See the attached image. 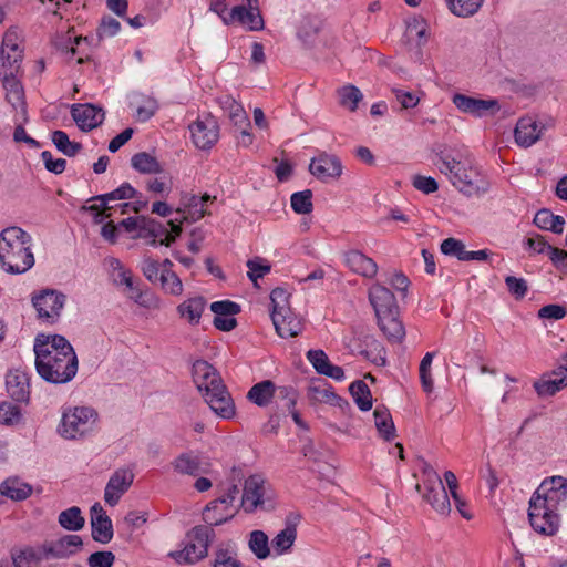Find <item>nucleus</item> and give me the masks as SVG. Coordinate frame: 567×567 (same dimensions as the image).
I'll list each match as a JSON object with an SVG mask.
<instances>
[{
	"instance_id": "obj_1",
	"label": "nucleus",
	"mask_w": 567,
	"mask_h": 567,
	"mask_svg": "<svg viewBox=\"0 0 567 567\" xmlns=\"http://www.w3.org/2000/svg\"><path fill=\"white\" fill-rule=\"evenodd\" d=\"M35 369L52 384H65L74 379L79 361L72 344L60 334L40 333L34 339Z\"/></svg>"
},
{
	"instance_id": "obj_2",
	"label": "nucleus",
	"mask_w": 567,
	"mask_h": 567,
	"mask_svg": "<svg viewBox=\"0 0 567 567\" xmlns=\"http://www.w3.org/2000/svg\"><path fill=\"white\" fill-rule=\"evenodd\" d=\"M567 507V478L545 480L529 501L528 519L535 532L546 536L557 533L560 512Z\"/></svg>"
},
{
	"instance_id": "obj_3",
	"label": "nucleus",
	"mask_w": 567,
	"mask_h": 567,
	"mask_svg": "<svg viewBox=\"0 0 567 567\" xmlns=\"http://www.w3.org/2000/svg\"><path fill=\"white\" fill-rule=\"evenodd\" d=\"M192 374L209 408L223 419L233 417L235 404L218 371L207 361L196 360L193 363Z\"/></svg>"
},
{
	"instance_id": "obj_4",
	"label": "nucleus",
	"mask_w": 567,
	"mask_h": 567,
	"mask_svg": "<svg viewBox=\"0 0 567 567\" xmlns=\"http://www.w3.org/2000/svg\"><path fill=\"white\" fill-rule=\"evenodd\" d=\"M32 238L22 228L11 226L0 233V264L9 274H24L34 265Z\"/></svg>"
},
{
	"instance_id": "obj_5",
	"label": "nucleus",
	"mask_w": 567,
	"mask_h": 567,
	"mask_svg": "<svg viewBox=\"0 0 567 567\" xmlns=\"http://www.w3.org/2000/svg\"><path fill=\"white\" fill-rule=\"evenodd\" d=\"M97 414L89 406H76L62 415L59 433L68 440L83 436L93 429Z\"/></svg>"
},
{
	"instance_id": "obj_6",
	"label": "nucleus",
	"mask_w": 567,
	"mask_h": 567,
	"mask_svg": "<svg viewBox=\"0 0 567 567\" xmlns=\"http://www.w3.org/2000/svg\"><path fill=\"white\" fill-rule=\"evenodd\" d=\"M241 507L246 513H254L257 509L265 512H271L275 509V502L262 476L257 474L250 475L245 481Z\"/></svg>"
},
{
	"instance_id": "obj_7",
	"label": "nucleus",
	"mask_w": 567,
	"mask_h": 567,
	"mask_svg": "<svg viewBox=\"0 0 567 567\" xmlns=\"http://www.w3.org/2000/svg\"><path fill=\"white\" fill-rule=\"evenodd\" d=\"M214 535L208 526H195L189 534L192 542L182 550L171 551L169 556L178 564H194L207 556Z\"/></svg>"
},
{
	"instance_id": "obj_8",
	"label": "nucleus",
	"mask_w": 567,
	"mask_h": 567,
	"mask_svg": "<svg viewBox=\"0 0 567 567\" xmlns=\"http://www.w3.org/2000/svg\"><path fill=\"white\" fill-rule=\"evenodd\" d=\"M66 296L55 289H44L31 298L38 319L47 323H55L64 308Z\"/></svg>"
},
{
	"instance_id": "obj_9",
	"label": "nucleus",
	"mask_w": 567,
	"mask_h": 567,
	"mask_svg": "<svg viewBox=\"0 0 567 567\" xmlns=\"http://www.w3.org/2000/svg\"><path fill=\"white\" fill-rule=\"evenodd\" d=\"M240 489L236 484L229 485L221 496L209 502L205 506L203 512L204 522L209 526H219L230 520L235 516L237 511H233V513H226L225 515H215V511L218 509L219 506H225V511L231 509L233 504L238 497Z\"/></svg>"
},
{
	"instance_id": "obj_10",
	"label": "nucleus",
	"mask_w": 567,
	"mask_h": 567,
	"mask_svg": "<svg viewBox=\"0 0 567 567\" xmlns=\"http://www.w3.org/2000/svg\"><path fill=\"white\" fill-rule=\"evenodd\" d=\"M433 480L429 478L423 485L415 486L419 493L423 494V498L440 514H447L451 508L450 499L442 480L436 472H432Z\"/></svg>"
},
{
	"instance_id": "obj_11",
	"label": "nucleus",
	"mask_w": 567,
	"mask_h": 567,
	"mask_svg": "<svg viewBox=\"0 0 567 567\" xmlns=\"http://www.w3.org/2000/svg\"><path fill=\"white\" fill-rule=\"evenodd\" d=\"M189 131L195 146L200 150L212 148L219 138V125L212 115L195 121Z\"/></svg>"
},
{
	"instance_id": "obj_12",
	"label": "nucleus",
	"mask_w": 567,
	"mask_h": 567,
	"mask_svg": "<svg viewBox=\"0 0 567 567\" xmlns=\"http://www.w3.org/2000/svg\"><path fill=\"white\" fill-rule=\"evenodd\" d=\"M83 545L79 535H65L42 545L44 559H65L73 556Z\"/></svg>"
},
{
	"instance_id": "obj_13",
	"label": "nucleus",
	"mask_w": 567,
	"mask_h": 567,
	"mask_svg": "<svg viewBox=\"0 0 567 567\" xmlns=\"http://www.w3.org/2000/svg\"><path fill=\"white\" fill-rule=\"evenodd\" d=\"M452 101L461 112L477 117H482L486 114H495L501 109L496 99L483 100L456 93Z\"/></svg>"
},
{
	"instance_id": "obj_14",
	"label": "nucleus",
	"mask_w": 567,
	"mask_h": 567,
	"mask_svg": "<svg viewBox=\"0 0 567 567\" xmlns=\"http://www.w3.org/2000/svg\"><path fill=\"white\" fill-rule=\"evenodd\" d=\"M134 481L132 468H118L110 477L105 489L104 501L110 506H115L122 495L131 487Z\"/></svg>"
},
{
	"instance_id": "obj_15",
	"label": "nucleus",
	"mask_w": 567,
	"mask_h": 567,
	"mask_svg": "<svg viewBox=\"0 0 567 567\" xmlns=\"http://www.w3.org/2000/svg\"><path fill=\"white\" fill-rule=\"evenodd\" d=\"M71 116L81 131L89 132L103 123L105 113L102 107L90 103L73 104L71 107Z\"/></svg>"
},
{
	"instance_id": "obj_16",
	"label": "nucleus",
	"mask_w": 567,
	"mask_h": 567,
	"mask_svg": "<svg viewBox=\"0 0 567 567\" xmlns=\"http://www.w3.org/2000/svg\"><path fill=\"white\" fill-rule=\"evenodd\" d=\"M310 173L322 182L337 179L342 174V164L336 155L321 153L309 165Z\"/></svg>"
},
{
	"instance_id": "obj_17",
	"label": "nucleus",
	"mask_w": 567,
	"mask_h": 567,
	"mask_svg": "<svg viewBox=\"0 0 567 567\" xmlns=\"http://www.w3.org/2000/svg\"><path fill=\"white\" fill-rule=\"evenodd\" d=\"M90 514L92 538L100 544L110 543L114 535L113 524L102 505L100 503L93 504Z\"/></svg>"
},
{
	"instance_id": "obj_18",
	"label": "nucleus",
	"mask_w": 567,
	"mask_h": 567,
	"mask_svg": "<svg viewBox=\"0 0 567 567\" xmlns=\"http://www.w3.org/2000/svg\"><path fill=\"white\" fill-rule=\"evenodd\" d=\"M567 386V368L558 365L550 372L544 373L540 380L534 383L539 396H551Z\"/></svg>"
},
{
	"instance_id": "obj_19",
	"label": "nucleus",
	"mask_w": 567,
	"mask_h": 567,
	"mask_svg": "<svg viewBox=\"0 0 567 567\" xmlns=\"http://www.w3.org/2000/svg\"><path fill=\"white\" fill-rule=\"evenodd\" d=\"M369 301L372 305L375 316L381 317L390 313H398L395 296L386 287L374 284L369 289Z\"/></svg>"
},
{
	"instance_id": "obj_20",
	"label": "nucleus",
	"mask_w": 567,
	"mask_h": 567,
	"mask_svg": "<svg viewBox=\"0 0 567 567\" xmlns=\"http://www.w3.org/2000/svg\"><path fill=\"white\" fill-rule=\"evenodd\" d=\"M451 182L460 192L468 197H480L489 189V183L487 181L478 175L472 176L465 171H462L461 167L457 168L455 176L451 177Z\"/></svg>"
},
{
	"instance_id": "obj_21",
	"label": "nucleus",
	"mask_w": 567,
	"mask_h": 567,
	"mask_svg": "<svg viewBox=\"0 0 567 567\" xmlns=\"http://www.w3.org/2000/svg\"><path fill=\"white\" fill-rule=\"evenodd\" d=\"M111 266L114 269H120L121 271L114 278V282L116 285H125L128 289V298L132 299L135 303L150 308L152 306V297L147 291L141 290L137 286H135L133 278L131 275L123 270V267L118 259H113L111 261Z\"/></svg>"
},
{
	"instance_id": "obj_22",
	"label": "nucleus",
	"mask_w": 567,
	"mask_h": 567,
	"mask_svg": "<svg viewBox=\"0 0 567 567\" xmlns=\"http://www.w3.org/2000/svg\"><path fill=\"white\" fill-rule=\"evenodd\" d=\"M9 395L16 401L28 403L30 399L29 377L21 370H11L6 377Z\"/></svg>"
},
{
	"instance_id": "obj_23",
	"label": "nucleus",
	"mask_w": 567,
	"mask_h": 567,
	"mask_svg": "<svg viewBox=\"0 0 567 567\" xmlns=\"http://www.w3.org/2000/svg\"><path fill=\"white\" fill-rule=\"evenodd\" d=\"M344 262L351 271L364 278H373L378 272L377 262L359 250L344 252Z\"/></svg>"
},
{
	"instance_id": "obj_24",
	"label": "nucleus",
	"mask_w": 567,
	"mask_h": 567,
	"mask_svg": "<svg viewBox=\"0 0 567 567\" xmlns=\"http://www.w3.org/2000/svg\"><path fill=\"white\" fill-rule=\"evenodd\" d=\"M299 520L300 515L290 514L287 517L285 529L279 532L271 540L272 548L277 555H282L292 547L297 538V525Z\"/></svg>"
},
{
	"instance_id": "obj_25",
	"label": "nucleus",
	"mask_w": 567,
	"mask_h": 567,
	"mask_svg": "<svg viewBox=\"0 0 567 567\" xmlns=\"http://www.w3.org/2000/svg\"><path fill=\"white\" fill-rule=\"evenodd\" d=\"M271 320L277 333L281 338L296 337L302 330L301 319L293 315L291 309L289 312L284 311V313L277 312V315H272Z\"/></svg>"
},
{
	"instance_id": "obj_26",
	"label": "nucleus",
	"mask_w": 567,
	"mask_h": 567,
	"mask_svg": "<svg viewBox=\"0 0 567 567\" xmlns=\"http://www.w3.org/2000/svg\"><path fill=\"white\" fill-rule=\"evenodd\" d=\"M2 81L3 89L6 90V97L8 102L16 109H21V115L23 117V122H27V110L24 102V92L23 87L18 80V75H7L0 76Z\"/></svg>"
},
{
	"instance_id": "obj_27",
	"label": "nucleus",
	"mask_w": 567,
	"mask_h": 567,
	"mask_svg": "<svg viewBox=\"0 0 567 567\" xmlns=\"http://www.w3.org/2000/svg\"><path fill=\"white\" fill-rule=\"evenodd\" d=\"M542 130L538 128L536 121L524 117L520 118L515 127L514 136L518 145L529 147L540 138Z\"/></svg>"
},
{
	"instance_id": "obj_28",
	"label": "nucleus",
	"mask_w": 567,
	"mask_h": 567,
	"mask_svg": "<svg viewBox=\"0 0 567 567\" xmlns=\"http://www.w3.org/2000/svg\"><path fill=\"white\" fill-rule=\"evenodd\" d=\"M121 30V23L118 20L112 17H104L100 25L96 30L95 35L91 37H76L74 38V44L80 45L82 42H87L90 44H99V42L104 38H111L116 35Z\"/></svg>"
},
{
	"instance_id": "obj_29",
	"label": "nucleus",
	"mask_w": 567,
	"mask_h": 567,
	"mask_svg": "<svg viewBox=\"0 0 567 567\" xmlns=\"http://www.w3.org/2000/svg\"><path fill=\"white\" fill-rule=\"evenodd\" d=\"M220 107L227 112L229 120L236 127H250V121L241 106L233 96L224 95L218 99Z\"/></svg>"
},
{
	"instance_id": "obj_30",
	"label": "nucleus",
	"mask_w": 567,
	"mask_h": 567,
	"mask_svg": "<svg viewBox=\"0 0 567 567\" xmlns=\"http://www.w3.org/2000/svg\"><path fill=\"white\" fill-rule=\"evenodd\" d=\"M0 494L16 502L24 501L32 494V486L18 477H9L0 485Z\"/></svg>"
},
{
	"instance_id": "obj_31",
	"label": "nucleus",
	"mask_w": 567,
	"mask_h": 567,
	"mask_svg": "<svg viewBox=\"0 0 567 567\" xmlns=\"http://www.w3.org/2000/svg\"><path fill=\"white\" fill-rule=\"evenodd\" d=\"M276 386L271 380L258 382L250 388L247 399L260 408L267 406L274 398Z\"/></svg>"
},
{
	"instance_id": "obj_32",
	"label": "nucleus",
	"mask_w": 567,
	"mask_h": 567,
	"mask_svg": "<svg viewBox=\"0 0 567 567\" xmlns=\"http://www.w3.org/2000/svg\"><path fill=\"white\" fill-rule=\"evenodd\" d=\"M378 324L391 342H400L405 336L403 323L398 319V313L378 317Z\"/></svg>"
},
{
	"instance_id": "obj_33",
	"label": "nucleus",
	"mask_w": 567,
	"mask_h": 567,
	"mask_svg": "<svg viewBox=\"0 0 567 567\" xmlns=\"http://www.w3.org/2000/svg\"><path fill=\"white\" fill-rule=\"evenodd\" d=\"M534 224L542 230H548L554 234L564 231L565 219L563 216L554 215L547 208L539 209L534 217Z\"/></svg>"
},
{
	"instance_id": "obj_34",
	"label": "nucleus",
	"mask_w": 567,
	"mask_h": 567,
	"mask_svg": "<svg viewBox=\"0 0 567 567\" xmlns=\"http://www.w3.org/2000/svg\"><path fill=\"white\" fill-rule=\"evenodd\" d=\"M182 220L176 223L174 220H169L168 225L171 226V231L167 230V228L159 221L150 218L148 226L154 228V237L159 239V245H164L166 247H169L177 237L182 234Z\"/></svg>"
},
{
	"instance_id": "obj_35",
	"label": "nucleus",
	"mask_w": 567,
	"mask_h": 567,
	"mask_svg": "<svg viewBox=\"0 0 567 567\" xmlns=\"http://www.w3.org/2000/svg\"><path fill=\"white\" fill-rule=\"evenodd\" d=\"M206 301L203 297H194L185 300L177 307L181 317L186 318L190 324H198Z\"/></svg>"
},
{
	"instance_id": "obj_36",
	"label": "nucleus",
	"mask_w": 567,
	"mask_h": 567,
	"mask_svg": "<svg viewBox=\"0 0 567 567\" xmlns=\"http://www.w3.org/2000/svg\"><path fill=\"white\" fill-rule=\"evenodd\" d=\"M374 424L381 437L391 441L395 437V426L388 409L377 406L374 412Z\"/></svg>"
},
{
	"instance_id": "obj_37",
	"label": "nucleus",
	"mask_w": 567,
	"mask_h": 567,
	"mask_svg": "<svg viewBox=\"0 0 567 567\" xmlns=\"http://www.w3.org/2000/svg\"><path fill=\"white\" fill-rule=\"evenodd\" d=\"M136 195V190L130 183H123L120 187L116 189L97 195L91 198V200L101 202L102 206H104L105 209H112L113 207L109 205L112 200H120V199H131L134 198Z\"/></svg>"
},
{
	"instance_id": "obj_38",
	"label": "nucleus",
	"mask_w": 567,
	"mask_h": 567,
	"mask_svg": "<svg viewBox=\"0 0 567 567\" xmlns=\"http://www.w3.org/2000/svg\"><path fill=\"white\" fill-rule=\"evenodd\" d=\"M449 10L456 17L468 18L478 12L485 0H445Z\"/></svg>"
},
{
	"instance_id": "obj_39",
	"label": "nucleus",
	"mask_w": 567,
	"mask_h": 567,
	"mask_svg": "<svg viewBox=\"0 0 567 567\" xmlns=\"http://www.w3.org/2000/svg\"><path fill=\"white\" fill-rule=\"evenodd\" d=\"M59 524L66 530L78 532L84 527L85 519L78 506H72L59 514Z\"/></svg>"
},
{
	"instance_id": "obj_40",
	"label": "nucleus",
	"mask_w": 567,
	"mask_h": 567,
	"mask_svg": "<svg viewBox=\"0 0 567 567\" xmlns=\"http://www.w3.org/2000/svg\"><path fill=\"white\" fill-rule=\"evenodd\" d=\"M349 391L361 411H369L372 408V394L364 381L357 380L352 382Z\"/></svg>"
},
{
	"instance_id": "obj_41",
	"label": "nucleus",
	"mask_w": 567,
	"mask_h": 567,
	"mask_svg": "<svg viewBox=\"0 0 567 567\" xmlns=\"http://www.w3.org/2000/svg\"><path fill=\"white\" fill-rule=\"evenodd\" d=\"M51 140L56 150L69 157L75 156L82 150V144L70 141L64 131L56 130L52 132Z\"/></svg>"
},
{
	"instance_id": "obj_42",
	"label": "nucleus",
	"mask_w": 567,
	"mask_h": 567,
	"mask_svg": "<svg viewBox=\"0 0 567 567\" xmlns=\"http://www.w3.org/2000/svg\"><path fill=\"white\" fill-rule=\"evenodd\" d=\"M272 400L277 409L285 412L295 408L298 400V392L290 385L276 386Z\"/></svg>"
},
{
	"instance_id": "obj_43",
	"label": "nucleus",
	"mask_w": 567,
	"mask_h": 567,
	"mask_svg": "<svg viewBox=\"0 0 567 567\" xmlns=\"http://www.w3.org/2000/svg\"><path fill=\"white\" fill-rule=\"evenodd\" d=\"M131 165L134 169L143 174H156L162 169L157 159L146 152L133 155L131 158Z\"/></svg>"
},
{
	"instance_id": "obj_44",
	"label": "nucleus",
	"mask_w": 567,
	"mask_h": 567,
	"mask_svg": "<svg viewBox=\"0 0 567 567\" xmlns=\"http://www.w3.org/2000/svg\"><path fill=\"white\" fill-rule=\"evenodd\" d=\"M23 52H0V76L19 75Z\"/></svg>"
},
{
	"instance_id": "obj_45",
	"label": "nucleus",
	"mask_w": 567,
	"mask_h": 567,
	"mask_svg": "<svg viewBox=\"0 0 567 567\" xmlns=\"http://www.w3.org/2000/svg\"><path fill=\"white\" fill-rule=\"evenodd\" d=\"M174 470L181 474L196 476L202 472L198 456L190 453L181 454L174 462Z\"/></svg>"
},
{
	"instance_id": "obj_46",
	"label": "nucleus",
	"mask_w": 567,
	"mask_h": 567,
	"mask_svg": "<svg viewBox=\"0 0 567 567\" xmlns=\"http://www.w3.org/2000/svg\"><path fill=\"white\" fill-rule=\"evenodd\" d=\"M338 95L340 105L351 112H354L358 109V104L363 99L361 91L352 84H348L339 89Z\"/></svg>"
},
{
	"instance_id": "obj_47",
	"label": "nucleus",
	"mask_w": 567,
	"mask_h": 567,
	"mask_svg": "<svg viewBox=\"0 0 567 567\" xmlns=\"http://www.w3.org/2000/svg\"><path fill=\"white\" fill-rule=\"evenodd\" d=\"M404 37L408 42H415L417 47L426 42V24L424 20L413 18L406 23Z\"/></svg>"
},
{
	"instance_id": "obj_48",
	"label": "nucleus",
	"mask_w": 567,
	"mask_h": 567,
	"mask_svg": "<svg viewBox=\"0 0 567 567\" xmlns=\"http://www.w3.org/2000/svg\"><path fill=\"white\" fill-rule=\"evenodd\" d=\"M44 559L42 547L35 550L32 547H25L17 554H12V561L14 567H33V564Z\"/></svg>"
},
{
	"instance_id": "obj_49",
	"label": "nucleus",
	"mask_w": 567,
	"mask_h": 567,
	"mask_svg": "<svg viewBox=\"0 0 567 567\" xmlns=\"http://www.w3.org/2000/svg\"><path fill=\"white\" fill-rule=\"evenodd\" d=\"M290 205L297 214H310L312 212V192L305 189L301 192L293 193L290 197Z\"/></svg>"
},
{
	"instance_id": "obj_50",
	"label": "nucleus",
	"mask_w": 567,
	"mask_h": 567,
	"mask_svg": "<svg viewBox=\"0 0 567 567\" xmlns=\"http://www.w3.org/2000/svg\"><path fill=\"white\" fill-rule=\"evenodd\" d=\"M319 32V25L311 18H303L297 31V35L302 43L310 48L315 44L316 37Z\"/></svg>"
},
{
	"instance_id": "obj_51",
	"label": "nucleus",
	"mask_w": 567,
	"mask_h": 567,
	"mask_svg": "<svg viewBox=\"0 0 567 567\" xmlns=\"http://www.w3.org/2000/svg\"><path fill=\"white\" fill-rule=\"evenodd\" d=\"M435 355V352H427L423 357L420 363L419 373H420V381L422 389L426 393H432L434 389V382L431 373V365L433 358Z\"/></svg>"
},
{
	"instance_id": "obj_52",
	"label": "nucleus",
	"mask_w": 567,
	"mask_h": 567,
	"mask_svg": "<svg viewBox=\"0 0 567 567\" xmlns=\"http://www.w3.org/2000/svg\"><path fill=\"white\" fill-rule=\"evenodd\" d=\"M249 548L259 559L269 556L268 536L262 530H254L250 533Z\"/></svg>"
},
{
	"instance_id": "obj_53",
	"label": "nucleus",
	"mask_w": 567,
	"mask_h": 567,
	"mask_svg": "<svg viewBox=\"0 0 567 567\" xmlns=\"http://www.w3.org/2000/svg\"><path fill=\"white\" fill-rule=\"evenodd\" d=\"M441 251L446 256H454L458 260L466 261L468 250L465 249L463 241L455 238H446L441 244Z\"/></svg>"
},
{
	"instance_id": "obj_54",
	"label": "nucleus",
	"mask_w": 567,
	"mask_h": 567,
	"mask_svg": "<svg viewBox=\"0 0 567 567\" xmlns=\"http://www.w3.org/2000/svg\"><path fill=\"white\" fill-rule=\"evenodd\" d=\"M162 288L174 296H178L183 292V284L179 277L174 271L161 270Z\"/></svg>"
},
{
	"instance_id": "obj_55",
	"label": "nucleus",
	"mask_w": 567,
	"mask_h": 567,
	"mask_svg": "<svg viewBox=\"0 0 567 567\" xmlns=\"http://www.w3.org/2000/svg\"><path fill=\"white\" fill-rule=\"evenodd\" d=\"M21 420V409L10 402L0 403V424L16 425Z\"/></svg>"
},
{
	"instance_id": "obj_56",
	"label": "nucleus",
	"mask_w": 567,
	"mask_h": 567,
	"mask_svg": "<svg viewBox=\"0 0 567 567\" xmlns=\"http://www.w3.org/2000/svg\"><path fill=\"white\" fill-rule=\"evenodd\" d=\"M213 567H244V565L233 550L220 547L215 553Z\"/></svg>"
},
{
	"instance_id": "obj_57",
	"label": "nucleus",
	"mask_w": 567,
	"mask_h": 567,
	"mask_svg": "<svg viewBox=\"0 0 567 567\" xmlns=\"http://www.w3.org/2000/svg\"><path fill=\"white\" fill-rule=\"evenodd\" d=\"M184 205L185 209H187V215L183 216L184 220L197 221L207 214L206 209L200 205V199H198L196 195L187 197ZM184 213H186V210H184Z\"/></svg>"
},
{
	"instance_id": "obj_58",
	"label": "nucleus",
	"mask_w": 567,
	"mask_h": 567,
	"mask_svg": "<svg viewBox=\"0 0 567 567\" xmlns=\"http://www.w3.org/2000/svg\"><path fill=\"white\" fill-rule=\"evenodd\" d=\"M248 272L247 276L252 282H257V279L262 278L265 275L270 272V265L265 262L264 259L256 257L247 261Z\"/></svg>"
},
{
	"instance_id": "obj_59",
	"label": "nucleus",
	"mask_w": 567,
	"mask_h": 567,
	"mask_svg": "<svg viewBox=\"0 0 567 567\" xmlns=\"http://www.w3.org/2000/svg\"><path fill=\"white\" fill-rule=\"evenodd\" d=\"M288 299L289 293L284 288H275L270 293V300L272 305L271 316L277 315V312H289L290 307L288 305Z\"/></svg>"
},
{
	"instance_id": "obj_60",
	"label": "nucleus",
	"mask_w": 567,
	"mask_h": 567,
	"mask_svg": "<svg viewBox=\"0 0 567 567\" xmlns=\"http://www.w3.org/2000/svg\"><path fill=\"white\" fill-rule=\"evenodd\" d=\"M441 173L449 175L450 178L455 176L457 168H460V162L451 156H445L443 153L436 154V159L433 162Z\"/></svg>"
},
{
	"instance_id": "obj_61",
	"label": "nucleus",
	"mask_w": 567,
	"mask_h": 567,
	"mask_svg": "<svg viewBox=\"0 0 567 567\" xmlns=\"http://www.w3.org/2000/svg\"><path fill=\"white\" fill-rule=\"evenodd\" d=\"M210 310L215 317H229L240 312V306L230 300L215 301L210 305Z\"/></svg>"
},
{
	"instance_id": "obj_62",
	"label": "nucleus",
	"mask_w": 567,
	"mask_h": 567,
	"mask_svg": "<svg viewBox=\"0 0 567 567\" xmlns=\"http://www.w3.org/2000/svg\"><path fill=\"white\" fill-rule=\"evenodd\" d=\"M245 18L246 19L243 24L248 25L249 30L260 31L264 29L265 22L257 4H251V7H248Z\"/></svg>"
},
{
	"instance_id": "obj_63",
	"label": "nucleus",
	"mask_w": 567,
	"mask_h": 567,
	"mask_svg": "<svg viewBox=\"0 0 567 567\" xmlns=\"http://www.w3.org/2000/svg\"><path fill=\"white\" fill-rule=\"evenodd\" d=\"M115 560V555L112 551H95L87 558L90 567H112Z\"/></svg>"
},
{
	"instance_id": "obj_64",
	"label": "nucleus",
	"mask_w": 567,
	"mask_h": 567,
	"mask_svg": "<svg viewBox=\"0 0 567 567\" xmlns=\"http://www.w3.org/2000/svg\"><path fill=\"white\" fill-rule=\"evenodd\" d=\"M306 358L319 374H321L330 363V360L323 350H309L306 353Z\"/></svg>"
}]
</instances>
